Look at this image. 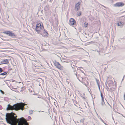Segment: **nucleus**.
I'll return each mask as SVG.
<instances>
[{"mask_svg":"<svg viewBox=\"0 0 125 125\" xmlns=\"http://www.w3.org/2000/svg\"><path fill=\"white\" fill-rule=\"evenodd\" d=\"M23 91V90H21V91Z\"/></svg>","mask_w":125,"mask_h":125,"instance_id":"6e6d98bb","label":"nucleus"},{"mask_svg":"<svg viewBox=\"0 0 125 125\" xmlns=\"http://www.w3.org/2000/svg\"><path fill=\"white\" fill-rule=\"evenodd\" d=\"M101 120H102V122H103V123H104V121L102 119H101Z\"/></svg>","mask_w":125,"mask_h":125,"instance_id":"ea45409f","label":"nucleus"},{"mask_svg":"<svg viewBox=\"0 0 125 125\" xmlns=\"http://www.w3.org/2000/svg\"><path fill=\"white\" fill-rule=\"evenodd\" d=\"M2 109V106L1 105H0V110H1Z\"/></svg>","mask_w":125,"mask_h":125,"instance_id":"f704fd0d","label":"nucleus"},{"mask_svg":"<svg viewBox=\"0 0 125 125\" xmlns=\"http://www.w3.org/2000/svg\"><path fill=\"white\" fill-rule=\"evenodd\" d=\"M86 82H87V83H88V82H87V81H86Z\"/></svg>","mask_w":125,"mask_h":125,"instance_id":"bf43d9fd","label":"nucleus"},{"mask_svg":"<svg viewBox=\"0 0 125 125\" xmlns=\"http://www.w3.org/2000/svg\"><path fill=\"white\" fill-rule=\"evenodd\" d=\"M106 67H105L104 68V69L105 70V69H106Z\"/></svg>","mask_w":125,"mask_h":125,"instance_id":"09e8293b","label":"nucleus"},{"mask_svg":"<svg viewBox=\"0 0 125 125\" xmlns=\"http://www.w3.org/2000/svg\"><path fill=\"white\" fill-rule=\"evenodd\" d=\"M9 73H8L7 72H5L3 73H1L0 74V78L3 79L5 78L6 76V75L8 74Z\"/></svg>","mask_w":125,"mask_h":125,"instance_id":"1a4fd4ad","label":"nucleus"},{"mask_svg":"<svg viewBox=\"0 0 125 125\" xmlns=\"http://www.w3.org/2000/svg\"><path fill=\"white\" fill-rule=\"evenodd\" d=\"M80 78H81L82 79H83V78L82 77H80Z\"/></svg>","mask_w":125,"mask_h":125,"instance_id":"13d9d810","label":"nucleus"},{"mask_svg":"<svg viewBox=\"0 0 125 125\" xmlns=\"http://www.w3.org/2000/svg\"><path fill=\"white\" fill-rule=\"evenodd\" d=\"M104 124H105V125H106V124H106L105 123H104Z\"/></svg>","mask_w":125,"mask_h":125,"instance_id":"864d4df0","label":"nucleus"},{"mask_svg":"<svg viewBox=\"0 0 125 125\" xmlns=\"http://www.w3.org/2000/svg\"><path fill=\"white\" fill-rule=\"evenodd\" d=\"M81 3L80 2H78L75 5V10L76 11L78 10L80 8V5Z\"/></svg>","mask_w":125,"mask_h":125,"instance_id":"9d476101","label":"nucleus"},{"mask_svg":"<svg viewBox=\"0 0 125 125\" xmlns=\"http://www.w3.org/2000/svg\"><path fill=\"white\" fill-rule=\"evenodd\" d=\"M82 83L83 84L85 85L86 86H87L86 84L84 82H82Z\"/></svg>","mask_w":125,"mask_h":125,"instance_id":"72a5a7b5","label":"nucleus"},{"mask_svg":"<svg viewBox=\"0 0 125 125\" xmlns=\"http://www.w3.org/2000/svg\"><path fill=\"white\" fill-rule=\"evenodd\" d=\"M0 92L3 94H4V92L1 90H0Z\"/></svg>","mask_w":125,"mask_h":125,"instance_id":"c85d7f7f","label":"nucleus"},{"mask_svg":"<svg viewBox=\"0 0 125 125\" xmlns=\"http://www.w3.org/2000/svg\"><path fill=\"white\" fill-rule=\"evenodd\" d=\"M43 12V10H42L41 11V12L42 13H43L42 12Z\"/></svg>","mask_w":125,"mask_h":125,"instance_id":"49530a36","label":"nucleus"},{"mask_svg":"<svg viewBox=\"0 0 125 125\" xmlns=\"http://www.w3.org/2000/svg\"><path fill=\"white\" fill-rule=\"evenodd\" d=\"M101 98H102V100H104V98L103 97V94L101 93Z\"/></svg>","mask_w":125,"mask_h":125,"instance_id":"393cba45","label":"nucleus"},{"mask_svg":"<svg viewBox=\"0 0 125 125\" xmlns=\"http://www.w3.org/2000/svg\"><path fill=\"white\" fill-rule=\"evenodd\" d=\"M110 82L111 83H113V81H110Z\"/></svg>","mask_w":125,"mask_h":125,"instance_id":"4c0bfd02","label":"nucleus"},{"mask_svg":"<svg viewBox=\"0 0 125 125\" xmlns=\"http://www.w3.org/2000/svg\"><path fill=\"white\" fill-rule=\"evenodd\" d=\"M6 120L7 123L10 124V125H13L12 124L14 125L15 124V123H14V122L12 120H11L10 121H8L7 119Z\"/></svg>","mask_w":125,"mask_h":125,"instance_id":"ddd939ff","label":"nucleus"},{"mask_svg":"<svg viewBox=\"0 0 125 125\" xmlns=\"http://www.w3.org/2000/svg\"><path fill=\"white\" fill-rule=\"evenodd\" d=\"M120 19L122 20V21L118 22H117V25L122 27L124 25V23L125 22V17H121Z\"/></svg>","mask_w":125,"mask_h":125,"instance_id":"20e7f679","label":"nucleus"},{"mask_svg":"<svg viewBox=\"0 0 125 125\" xmlns=\"http://www.w3.org/2000/svg\"><path fill=\"white\" fill-rule=\"evenodd\" d=\"M53 0H50V2H52V1H53Z\"/></svg>","mask_w":125,"mask_h":125,"instance_id":"79ce46f5","label":"nucleus"},{"mask_svg":"<svg viewBox=\"0 0 125 125\" xmlns=\"http://www.w3.org/2000/svg\"><path fill=\"white\" fill-rule=\"evenodd\" d=\"M33 111L31 110H30L29 112V113L30 114H33Z\"/></svg>","mask_w":125,"mask_h":125,"instance_id":"cd10ccee","label":"nucleus"},{"mask_svg":"<svg viewBox=\"0 0 125 125\" xmlns=\"http://www.w3.org/2000/svg\"><path fill=\"white\" fill-rule=\"evenodd\" d=\"M75 29H76V28L75 27Z\"/></svg>","mask_w":125,"mask_h":125,"instance_id":"69168bd1","label":"nucleus"},{"mask_svg":"<svg viewBox=\"0 0 125 125\" xmlns=\"http://www.w3.org/2000/svg\"><path fill=\"white\" fill-rule=\"evenodd\" d=\"M15 81H16L15 80H12V82H15Z\"/></svg>","mask_w":125,"mask_h":125,"instance_id":"e433bc0d","label":"nucleus"},{"mask_svg":"<svg viewBox=\"0 0 125 125\" xmlns=\"http://www.w3.org/2000/svg\"><path fill=\"white\" fill-rule=\"evenodd\" d=\"M15 123V124L14 125V124H13V125H16V123L15 122H14Z\"/></svg>","mask_w":125,"mask_h":125,"instance_id":"5fc2aeb1","label":"nucleus"},{"mask_svg":"<svg viewBox=\"0 0 125 125\" xmlns=\"http://www.w3.org/2000/svg\"><path fill=\"white\" fill-rule=\"evenodd\" d=\"M96 81L98 85H100L99 81V80L96 79Z\"/></svg>","mask_w":125,"mask_h":125,"instance_id":"b1692460","label":"nucleus"},{"mask_svg":"<svg viewBox=\"0 0 125 125\" xmlns=\"http://www.w3.org/2000/svg\"><path fill=\"white\" fill-rule=\"evenodd\" d=\"M70 62V64L71 65H72V68H73V65H74V64L73 63H74V61L73 62Z\"/></svg>","mask_w":125,"mask_h":125,"instance_id":"4be33fe9","label":"nucleus"},{"mask_svg":"<svg viewBox=\"0 0 125 125\" xmlns=\"http://www.w3.org/2000/svg\"><path fill=\"white\" fill-rule=\"evenodd\" d=\"M10 114H11V116L13 117L14 118L13 119L14 120V121H16L17 118H15V117L16 118L17 117L15 113L13 112H11L10 113Z\"/></svg>","mask_w":125,"mask_h":125,"instance_id":"f8f14e48","label":"nucleus"},{"mask_svg":"<svg viewBox=\"0 0 125 125\" xmlns=\"http://www.w3.org/2000/svg\"><path fill=\"white\" fill-rule=\"evenodd\" d=\"M38 97V98H40V97Z\"/></svg>","mask_w":125,"mask_h":125,"instance_id":"052dcab7","label":"nucleus"},{"mask_svg":"<svg viewBox=\"0 0 125 125\" xmlns=\"http://www.w3.org/2000/svg\"><path fill=\"white\" fill-rule=\"evenodd\" d=\"M32 91H31V92Z\"/></svg>","mask_w":125,"mask_h":125,"instance_id":"338daca9","label":"nucleus"},{"mask_svg":"<svg viewBox=\"0 0 125 125\" xmlns=\"http://www.w3.org/2000/svg\"><path fill=\"white\" fill-rule=\"evenodd\" d=\"M13 68H10V70H13Z\"/></svg>","mask_w":125,"mask_h":125,"instance_id":"de8ad7c7","label":"nucleus"},{"mask_svg":"<svg viewBox=\"0 0 125 125\" xmlns=\"http://www.w3.org/2000/svg\"><path fill=\"white\" fill-rule=\"evenodd\" d=\"M72 100L73 101V103H74V105L75 106H77L76 105V104H78L76 100H74L72 99Z\"/></svg>","mask_w":125,"mask_h":125,"instance_id":"f3484780","label":"nucleus"},{"mask_svg":"<svg viewBox=\"0 0 125 125\" xmlns=\"http://www.w3.org/2000/svg\"><path fill=\"white\" fill-rule=\"evenodd\" d=\"M49 9V5H46L44 8V10L47 11Z\"/></svg>","mask_w":125,"mask_h":125,"instance_id":"2eb2a0df","label":"nucleus"},{"mask_svg":"<svg viewBox=\"0 0 125 125\" xmlns=\"http://www.w3.org/2000/svg\"><path fill=\"white\" fill-rule=\"evenodd\" d=\"M125 94H124V100H125Z\"/></svg>","mask_w":125,"mask_h":125,"instance_id":"58836bf2","label":"nucleus"},{"mask_svg":"<svg viewBox=\"0 0 125 125\" xmlns=\"http://www.w3.org/2000/svg\"><path fill=\"white\" fill-rule=\"evenodd\" d=\"M24 118L21 117L20 118L17 119V121H19L21 123V125H29L28 123L24 120Z\"/></svg>","mask_w":125,"mask_h":125,"instance_id":"7ed1b4c3","label":"nucleus"},{"mask_svg":"<svg viewBox=\"0 0 125 125\" xmlns=\"http://www.w3.org/2000/svg\"><path fill=\"white\" fill-rule=\"evenodd\" d=\"M80 121L81 123H82L83 124H84V122L83 120H82V119H81Z\"/></svg>","mask_w":125,"mask_h":125,"instance_id":"7c9ffc66","label":"nucleus"},{"mask_svg":"<svg viewBox=\"0 0 125 125\" xmlns=\"http://www.w3.org/2000/svg\"><path fill=\"white\" fill-rule=\"evenodd\" d=\"M13 89H16L17 88H13Z\"/></svg>","mask_w":125,"mask_h":125,"instance_id":"680f3d73","label":"nucleus"},{"mask_svg":"<svg viewBox=\"0 0 125 125\" xmlns=\"http://www.w3.org/2000/svg\"><path fill=\"white\" fill-rule=\"evenodd\" d=\"M0 63L1 64H7L9 63V62L8 60L7 59H6L1 61L0 62Z\"/></svg>","mask_w":125,"mask_h":125,"instance_id":"9b49d317","label":"nucleus"},{"mask_svg":"<svg viewBox=\"0 0 125 125\" xmlns=\"http://www.w3.org/2000/svg\"><path fill=\"white\" fill-rule=\"evenodd\" d=\"M100 85H98V88H99V90H100Z\"/></svg>","mask_w":125,"mask_h":125,"instance_id":"a19ab883","label":"nucleus"},{"mask_svg":"<svg viewBox=\"0 0 125 125\" xmlns=\"http://www.w3.org/2000/svg\"><path fill=\"white\" fill-rule=\"evenodd\" d=\"M77 15L78 16H80L81 15V12H77Z\"/></svg>","mask_w":125,"mask_h":125,"instance_id":"a878e982","label":"nucleus"},{"mask_svg":"<svg viewBox=\"0 0 125 125\" xmlns=\"http://www.w3.org/2000/svg\"><path fill=\"white\" fill-rule=\"evenodd\" d=\"M125 75H124V77H123V79L122 80V81H123L124 79V77H125Z\"/></svg>","mask_w":125,"mask_h":125,"instance_id":"c03bdc74","label":"nucleus"},{"mask_svg":"<svg viewBox=\"0 0 125 125\" xmlns=\"http://www.w3.org/2000/svg\"><path fill=\"white\" fill-rule=\"evenodd\" d=\"M39 86H41V84H40V83H39Z\"/></svg>","mask_w":125,"mask_h":125,"instance_id":"603ef678","label":"nucleus"},{"mask_svg":"<svg viewBox=\"0 0 125 125\" xmlns=\"http://www.w3.org/2000/svg\"><path fill=\"white\" fill-rule=\"evenodd\" d=\"M81 72H82V73H83V71H82V70H81Z\"/></svg>","mask_w":125,"mask_h":125,"instance_id":"8fccbe9b","label":"nucleus"},{"mask_svg":"<svg viewBox=\"0 0 125 125\" xmlns=\"http://www.w3.org/2000/svg\"><path fill=\"white\" fill-rule=\"evenodd\" d=\"M12 90L13 91H14V90ZM15 91L16 92H17V91Z\"/></svg>","mask_w":125,"mask_h":125,"instance_id":"4d7b16f0","label":"nucleus"},{"mask_svg":"<svg viewBox=\"0 0 125 125\" xmlns=\"http://www.w3.org/2000/svg\"><path fill=\"white\" fill-rule=\"evenodd\" d=\"M28 118L29 119H31V118L30 116H29L28 117Z\"/></svg>","mask_w":125,"mask_h":125,"instance_id":"c9c22d12","label":"nucleus"},{"mask_svg":"<svg viewBox=\"0 0 125 125\" xmlns=\"http://www.w3.org/2000/svg\"><path fill=\"white\" fill-rule=\"evenodd\" d=\"M106 88L108 91H109L110 92H111L112 91V89L111 88L109 89L107 86L106 87Z\"/></svg>","mask_w":125,"mask_h":125,"instance_id":"aec40b11","label":"nucleus"},{"mask_svg":"<svg viewBox=\"0 0 125 125\" xmlns=\"http://www.w3.org/2000/svg\"><path fill=\"white\" fill-rule=\"evenodd\" d=\"M73 69L74 70V71L75 72L74 74L76 75V76L77 77V78L78 80H79L80 81V79H79V77L78 76V75H77V72H75V71H76V70H75V68H73Z\"/></svg>","mask_w":125,"mask_h":125,"instance_id":"4468645a","label":"nucleus"},{"mask_svg":"<svg viewBox=\"0 0 125 125\" xmlns=\"http://www.w3.org/2000/svg\"><path fill=\"white\" fill-rule=\"evenodd\" d=\"M17 119L16 120V121L14 122H15L16 123H18V125H21V122H20L19 121H17Z\"/></svg>","mask_w":125,"mask_h":125,"instance_id":"6ab92c4d","label":"nucleus"},{"mask_svg":"<svg viewBox=\"0 0 125 125\" xmlns=\"http://www.w3.org/2000/svg\"><path fill=\"white\" fill-rule=\"evenodd\" d=\"M88 25V23H86V22H85L84 23V26L85 27H86Z\"/></svg>","mask_w":125,"mask_h":125,"instance_id":"bb28decb","label":"nucleus"},{"mask_svg":"<svg viewBox=\"0 0 125 125\" xmlns=\"http://www.w3.org/2000/svg\"><path fill=\"white\" fill-rule=\"evenodd\" d=\"M94 51H95L97 52H98V53L99 54V50H94Z\"/></svg>","mask_w":125,"mask_h":125,"instance_id":"2f4dec72","label":"nucleus"},{"mask_svg":"<svg viewBox=\"0 0 125 125\" xmlns=\"http://www.w3.org/2000/svg\"><path fill=\"white\" fill-rule=\"evenodd\" d=\"M106 125H108L107 124H106Z\"/></svg>","mask_w":125,"mask_h":125,"instance_id":"774afa93","label":"nucleus"},{"mask_svg":"<svg viewBox=\"0 0 125 125\" xmlns=\"http://www.w3.org/2000/svg\"><path fill=\"white\" fill-rule=\"evenodd\" d=\"M69 24L70 25H72L76 26V21L73 19L71 18L69 20Z\"/></svg>","mask_w":125,"mask_h":125,"instance_id":"6e6552de","label":"nucleus"},{"mask_svg":"<svg viewBox=\"0 0 125 125\" xmlns=\"http://www.w3.org/2000/svg\"><path fill=\"white\" fill-rule=\"evenodd\" d=\"M43 30V33L45 35H48V32H47V31H46V30H45V29H44Z\"/></svg>","mask_w":125,"mask_h":125,"instance_id":"dca6fc26","label":"nucleus"},{"mask_svg":"<svg viewBox=\"0 0 125 125\" xmlns=\"http://www.w3.org/2000/svg\"><path fill=\"white\" fill-rule=\"evenodd\" d=\"M26 105V104L23 103H21L19 104H14L13 106L8 104L6 108V110L15 109V110L17 111L21 110L22 111L24 109V106Z\"/></svg>","mask_w":125,"mask_h":125,"instance_id":"f257e3e1","label":"nucleus"},{"mask_svg":"<svg viewBox=\"0 0 125 125\" xmlns=\"http://www.w3.org/2000/svg\"><path fill=\"white\" fill-rule=\"evenodd\" d=\"M53 62L56 68L61 70L63 69V66L61 65L60 63L57 62L56 60H54L53 61Z\"/></svg>","mask_w":125,"mask_h":125,"instance_id":"39448f33","label":"nucleus"},{"mask_svg":"<svg viewBox=\"0 0 125 125\" xmlns=\"http://www.w3.org/2000/svg\"><path fill=\"white\" fill-rule=\"evenodd\" d=\"M125 4L122 2H117L114 4V6L115 7H120L124 6Z\"/></svg>","mask_w":125,"mask_h":125,"instance_id":"423d86ee","label":"nucleus"},{"mask_svg":"<svg viewBox=\"0 0 125 125\" xmlns=\"http://www.w3.org/2000/svg\"><path fill=\"white\" fill-rule=\"evenodd\" d=\"M92 98L93 99V96H92Z\"/></svg>","mask_w":125,"mask_h":125,"instance_id":"e2e57ef3","label":"nucleus"},{"mask_svg":"<svg viewBox=\"0 0 125 125\" xmlns=\"http://www.w3.org/2000/svg\"><path fill=\"white\" fill-rule=\"evenodd\" d=\"M3 71V70L0 67V73H1Z\"/></svg>","mask_w":125,"mask_h":125,"instance_id":"c756f323","label":"nucleus"},{"mask_svg":"<svg viewBox=\"0 0 125 125\" xmlns=\"http://www.w3.org/2000/svg\"><path fill=\"white\" fill-rule=\"evenodd\" d=\"M73 66L74 68H75V67H77V66H76V64L74 65V64L73 65Z\"/></svg>","mask_w":125,"mask_h":125,"instance_id":"473e14b6","label":"nucleus"},{"mask_svg":"<svg viewBox=\"0 0 125 125\" xmlns=\"http://www.w3.org/2000/svg\"><path fill=\"white\" fill-rule=\"evenodd\" d=\"M78 68H82V67H79Z\"/></svg>","mask_w":125,"mask_h":125,"instance_id":"3c124183","label":"nucleus"},{"mask_svg":"<svg viewBox=\"0 0 125 125\" xmlns=\"http://www.w3.org/2000/svg\"><path fill=\"white\" fill-rule=\"evenodd\" d=\"M92 20H93L94 19V18H93V17H92Z\"/></svg>","mask_w":125,"mask_h":125,"instance_id":"37998d69","label":"nucleus"},{"mask_svg":"<svg viewBox=\"0 0 125 125\" xmlns=\"http://www.w3.org/2000/svg\"><path fill=\"white\" fill-rule=\"evenodd\" d=\"M99 55H100V52H103V51H102V48H101L100 47H99Z\"/></svg>","mask_w":125,"mask_h":125,"instance_id":"412c9836","label":"nucleus"},{"mask_svg":"<svg viewBox=\"0 0 125 125\" xmlns=\"http://www.w3.org/2000/svg\"><path fill=\"white\" fill-rule=\"evenodd\" d=\"M11 115V114L9 113H7L6 114V118L5 119L7 120V115Z\"/></svg>","mask_w":125,"mask_h":125,"instance_id":"5701e85b","label":"nucleus"},{"mask_svg":"<svg viewBox=\"0 0 125 125\" xmlns=\"http://www.w3.org/2000/svg\"><path fill=\"white\" fill-rule=\"evenodd\" d=\"M104 7V8H106V7L104 6L103 5H102Z\"/></svg>","mask_w":125,"mask_h":125,"instance_id":"a18cd8bd","label":"nucleus"},{"mask_svg":"<svg viewBox=\"0 0 125 125\" xmlns=\"http://www.w3.org/2000/svg\"><path fill=\"white\" fill-rule=\"evenodd\" d=\"M44 29V26L42 22L38 23L37 24L35 30L37 33L40 34L42 35V32H41V31L42 30Z\"/></svg>","mask_w":125,"mask_h":125,"instance_id":"f03ea898","label":"nucleus"},{"mask_svg":"<svg viewBox=\"0 0 125 125\" xmlns=\"http://www.w3.org/2000/svg\"><path fill=\"white\" fill-rule=\"evenodd\" d=\"M12 31L10 32L9 31H4L3 33L6 34L10 36H15V35L13 33H12Z\"/></svg>","mask_w":125,"mask_h":125,"instance_id":"0eeeda50","label":"nucleus"},{"mask_svg":"<svg viewBox=\"0 0 125 125\" xmlns=\"http://www.w3.org/2000/svg\"><path fill=\"white\" fill-rule=\"evenodd\" d=\"M101 104L102 106H104V105H105V104L104 103V100H102L101 102Z\"/></svg>","mask_w":125,"mask_h":125,"instance_id":"a211bd4d","label":"nucleus"},{"mask_svg":"<svg viewBox=\"0 0 125 125\" xmlns=\"http://www.w3.org/2000/svg\"><path fill=\"white\" fill-rule=\"evenodd\" d=\"M1 63H0V65H1Z\"/></svg>","mask_w":125,"mask_h":125,"instance_id":"0e129e2a","label":"nucleus"}]
</instances>
